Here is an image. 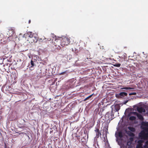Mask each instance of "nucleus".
Listing matches in <instances>:
<instances>
[{"mask_svg": "<svg viewBox=\"0 0 148 148\" xmlns=\"http://www.w3.org/2000/svg\"><path fill=\"white\" fill-rule=\"evenodd\" d=\"M128 135L131 137H134L135 136V134L134 133L131 132L130 131H128L127 133Z\"/></svg>", "mask_w": 148, "mask_h": 148, "instance_id": "obj_12", "label": "nucleus"}, {"mask_svg": "<svg viewBox=\"0 0 148 148\" xmlns=\"http://www.w3.org/2000/svg\"><path fill=\"white\" fill-rule=\"evenodd\" d=\"M148 133L145 134L144 132H142L139 134V136L141 139L143 138H148Z\"/></svg>", "mask_w": 148, "mask_h": 148, "instance_id": "obj_5", "label": "nucleus"}, {"mask_svg": "<svg viewBox=\"0 0 148 148\" xmlns=\"http://www.w3.org/2000/svg\"><path fill=\"white\" fill-rule=\"evenodd\" d=\"M128 128L131 132H135L136 131L135 128L133 127L129 126L128 127Z\"/></svg>", "mask_w": 148, "mask_h": 148, "instance_id": "obj_10", "label": "nucleus"}, {"mask_svg": "<svg viewBox=\"0 0 148 148\" xmlns=\"http://www.w3.org/2000/svg\"><path fill=\"white\" fill-rule=\"evenodd\" d=\"M137 111L139 113H141L142 112H145V110L142 107H137Z\"/></svg>", "mask_w": 148, "mask_h": 148, "instance_id": "obj_9", "label": "nucleus"}, {"mask_svg": "<svg viewBox=\"0 0 148 148\" xmlns=\"http://www.w3.org/2000/svg\"><path fill=\"white\" fill-rule=\"evenodd\" d=\"M136 148H143L142 145L137 144L136 146Z\"/></svg>", "mask_w": 148, "mask_h": 148, "instance_id": "obj_21", "label": "nucleus"}, {"mask_svg": "<svg viewBox=\"0 0 148 148\" xmlns=\"http://www.w3.org/2000/svg\"><path fill=\"white\" fill-rule=\"evenodd\" d=\"M116 137H117V136H116Z\"/></svg>", "mask_w": 148, "mask_h": 148, "instance_id": "obj_34", "label": "nucleus"}, {"mask_svg": "<svg viewBox=\"0 0 148 148\" xmlns=\"http://www.w3.org/2000/svg\"><path fill=\"white\" fill-rule=\"evenodd\" d=\"M113 110L112 109L110 112H108L105 114V118L108 120L110 121L112 120L114 118V114H113Z\"/></svg>", "mask_w": 148, "mask_h": 148, "instance_id": "obj_3", "label": "nucleus"}, {"mask_svg": "<svg viewBox=\"0 0 148 148\" xmlns=\"http://www.w3.org/2000/svg\"><path fill=\"white\" fill-rule=\"evenodd\" d=\"M30 63L32 66V67L34 66V64L33 61L31 60L30 62Z\"/></svg>", "mask_w": 148, "mask_h": 148, "instance_id": "obj_24", "label": "nucleus"}, {"mask_svg": "<svg viewBox=\"0 0 148 148\" xmlns=\"http://www.w3.org/2000/svg\"><path fill=\"white\" fill-rule=\"evenodd\" d=\"M138 118L141 121H143L144 120V118L143 116L140 114H138L137 116Z\"/></svg>", "mask_w": 148, "mask_h": 148, "instance_id": "obj_11", "label": "nucleus"}, {"mask_svg": "<svg viewBox=\"0 0 148 148\" xmlns=\"http://www.w3.org/2000/svg\"><path fill=\"white\" fill-rule=\"evenodd\" d=\"M121 89H127L128 90H130V89H133V88H130V87H125L121 88Z\"/></svg>", "mask_w": 148, "mask_h": 148, "instance_id": "obj_19", "label": "nucleus"}, {"mask_svg": "<svg viewBox=\"0 0 148 148\" xmlns=\"http://www.w3.org/2000/svg\"><path fill=\"white\" fill-rule=\"evenodd\" d=\"M95 132L96 133V137L97 138H98L101 135V134L99 131V129L98 128H96L95 130Z\"/></svg>", "mask_w": 148, "mask_h": 148, "instance_id": "obj_6", "label": "nucleus"}, {"mask_svg": "<svg viewBox=\"0 0 148 148\" xmlns=\"http://www.w3.org/2000/svg\"><path fill=\"white\" fill-rule=\"evenodd\" d=\"M53 44L58 49H60L61 48V41L60 39H55L53 42Z\"/></svg>", "mask_w": 148, "mask_h": 148, "instance_id": "obj_4", "label": "nucleus"}, {"mask_svg": "<svg viewBox=\"0 0 148 148\" xmlns=\"http://www.w3.org/2000/svg\"><path fill=\"white\" fill-rule=\"evenodd\" d=\"M144 141L143 140H139L138 141V144H140L143 145L142 143H143Z\"/></svg>", "mask_w": 148, "mask_h": 148, "instance_id": "obj_17", "label": "nucleus"}, {"mask_svg": "<svg viewBox=\"0 0 148 148\" xmlns=\"http://www.w3.org/2000/svg\"><path fill=\"white\" fill-rule=\"evenodd\" d=\"M145 143L146 144V145H145V146H147V145H148V140Z\"/></svg>", "mask_w": 148, "mask_h": 148, "instance_id": "obj_29", "label": "nucleus"}, {"mask_svg": "<svg viewBox=\"0 0 148 148\" xmlns=\"http://www.w3.org/2000/svg\"><path fill=\"white\" fill-rule=\"evenodd\" d=\"M127 94L126 92H120L119 94V97L122 98L125 96H127Z\"/></svg>", "mask_w": 148, "mask_h": 148, "instance_id": "obj_8", "label": "nucleus"}, {"mask_svg": "<svg viewBox=\"0 0 148 148\" xmlns=\"http://www.w3.org/2000/svg\"><path fill=\"white\" fill-rule=\"evenodd\" d=\"M121 65L120 63H116L114 65V66L117 67H119Z\"/></svg>", "mask_w": 148, "mask_h": 148, "instance_id": "obj_20", "label": "nucleus"}, {"mask_svg": "<svg viewBox=\"0 0 148 148\" xmlns=\"http://www.w3.org/2000/svg\"><path fill=\"white\" fill-rule=\"evenodd\" d=\"M128 100L126 101H125L124 102V104H126L127 103V102H128Z\"/></svg>", "mask_w": 148, "mask_h": 148, "instance_id": "obj_30", "label": "nucleus"}, {"mask_svg": "<svg viewBox=\"0 0 148 148\" xmlns=\"http://www.w3.org/2000/svg\"><path fill=\"white\" fill-rule=\"evenodd\" d=\"M148 124V123L145 122H143L142 123V125H143L147 126Z\"/></svg>", "mask_w": 148, "mask_h": 148, "instance_id": "obj_22", "label": "nucleus"}, {"mask_svg": "<svg viewBox=\"0 0 148 148\" xmlns=\"http://www.w3.org/2000/svg\"><path fill=\"white\" fill-rule=\"evenodd\" d=\"M130 140L131 141H133V138H132V137H130Z\"/></svg>", "mask_w": 148, "mask_h": 148, "instance_id": "obj_27", "label": "nucleus"}, {"mask_svg": "<svg viewBox=\"0 0 148 148\" xmlns=\"http://www.w3.org/2000/svg\"><path fill=\"white\" fill-rule=\"evenodd\" d=\"M81 142L82 144H85L86 142V140L84 137H83L81 140Z\"/></svg>", "mask_w": 148, "mask_h": 148, "instance_id": "obj_13", "label": "nucleus"}, {"mask_svg": "<svg viewBox=\"0 0 148 148\" xmlns=\"http://www.w3.org/2000/svg\"><path fill=\"white\" fill-rule=\"evenodd\" d=\"M60 40L61 44V46L63 47L65 46L68 45L69 44L70 39L68 37H65Z\"/></svg>", "mask_w": 148, "mask_h": 148, "instance_id": "obj_2", "label": "nucleus"}, {"mask_svg": "<svg viewBox=\"0 0 148 148\" xmlns=\"http://www.w3.org/2000/svg\"><path fill=\"white\" fill-rule=\"evenodd\" d=\"M93 95V94H92L89 95V96H88L87 97H86V98H85L84 100V101H86L87 100L89 99H90V98H91L92 97Z\"/></svg>", "mask_w": 148, "mask_h": 148, "instance_id": "obj_15", "label": "nucleus"}, {"mask_svg": "<svg viewBox=\"0 0 148 148\" xmlns=\"http://www.w3.org/2000/svg\"><path fill=\"white\" fill-rule=\"evenodd\" d=\"M7 34H9V36L12 37L14 35V32L12 29H9Z\"/></svg>", "mask_w": 148, "mask_h": 148, "instance_id": "obj_7", "label": "nucleus"}, {"mask_svg": "<svg viewBox=\"0 0 148 148\" xmlns=\"http://www.w3.org/2000/svg\"><path fill=\"white\" fill-rule=\"evenodd\" d=\"M108 130V127H106L105 129V131H106V133H107Z\"/></svg>", "mask_w": 148, "mask_h": 148, "instance_id": "obj_28", "label": "nucleus"}, {"mask_svg": "<svg viewBox=\"0 0 148 148\" xmlns=\"http://www.w3.org/2000/svg\"><path fill=\"white\" fill-rule=\"evenodd\" d=\"M27 34L28 37L27 40L29 43H35L37 42L38 37L37 34L28 32Z\"/></svg>", "mask_w": 148, "mask_h": 148, "instance_id": "obj_1", "label": "nucleus"}, {"mask_svg": "<svg viewBox=\"0 0 148 148\" xmlns=\"http://www.w3.org/2000/svg\"><path fill=\"white\" fill-rule=\"evenodd\" d=\"M136 95V92H132L130 93L129 94V95Z\"/></svg>", "mask_w": 148, "mask_h": 148, "instance_id": "obj_25", "label": "nucleus"}, {"mask_svg": "<svg viewBox=\"0 0 148 148\" xmlns=\"http://www.w3.org/2000/svg\"><path fill=\"white\" fill-rule=\"evenodd\" d=\"M66 73H67V71H65L64 72H62V73H59V75H64V74H65Z\"/></svg>", "mask_w": 148, "mask_h": 148, "instance_id": "obj_23", "label": "nucleus"}, {"mask_svg": "<svg viewBox=\"0 0 148 148\" xmlns=\"http://www.w3.org/2000/svg\"><path fill=\"white\" fill-rule=\"evenodd\" d=\"M132 114L135 115H136V116L138 114L137 112H132Z\"/></svg>", "mask_w": 148, "mask_h": 148, "instance_id": "obj_26", "label": "nucleus"}, {"mask_svg": "<svg viewBox=\"0 0 148 148\" xmlns=\"http://www.w3.org/2000/svg\"><path fill=\"white\" fill-rule=\"evenodd\" d=\"M115 109L116 111H118L120 109V106L118 105H116L115 106Z\"/></svg>", "mask_w": 148, "mask_h": 148, "instance_id": "obj_16", "label": "nucleus"}, {"mask_svg": "<svg viewBox=\"0 0 148 148\" xmlns=\"http://www.w3.org/2000/svg\"><path fill=\"white\" fill-rule=\"evenodd\" d=\"M118 136L120 138H122L123 137V134L122 132L120 131L118 133Z\"/></svg>", "mask_w": 148, "mask_h": 148, "instance_id": "obj_14", "label": "nucleus"}, {"mask_svg": "<svg viewBox=\"0 0 148 148\" xmlns=\"http://www.w3.org/2000/svg\"><path fill=\"white\" fill-rule=\"evenodd\" d=\"M136 119V118L135 117L133 116H130L129 117V119L131 121H134Z\"/></svg>", "mask_w": 148, "mask_h": 148, "instance_id": "obj_18", "label": "nucleus"}, {"mask_svg": "<svg viewBox=\"0 0 148 148\" xmlns=\"http://www.w3.org/2000/svg\"><path fill=\"white\" fill-rule=\"evenodd\" d=\"M4 148H7V146L5 144V145Z\"/></svg>", "mask_w": 148, "mask_h": 148, "instance_id": "obj_31", "label": "nucleus"}, {"mask_svg": "<svg viewBox=\"0 0 148 148\" xmlns=\"http://www.w3.org/2000/svg\"><path fill=\"white\" fill-rule=\"evenodd\" d=\"M147 131H148V128H147Z\"/></svg>", "mask_w": 148, "mask_h": 148, "instance_id": "obj_33", "label": "nucleus"}, {"mask_svg": "<svg viewBox=\"0 0 148 148\" xmlns=\"http://www.w3.org/2000/svg\"><path fill=\"white\" fill-rule=\"evenodd\" d=\"M31 23V20H29V23Z\"/></svg>", "mask_w": 148, "mask_h": 148, "instance_id": "obj_32", "label": "nucleus"}]
</instances>
